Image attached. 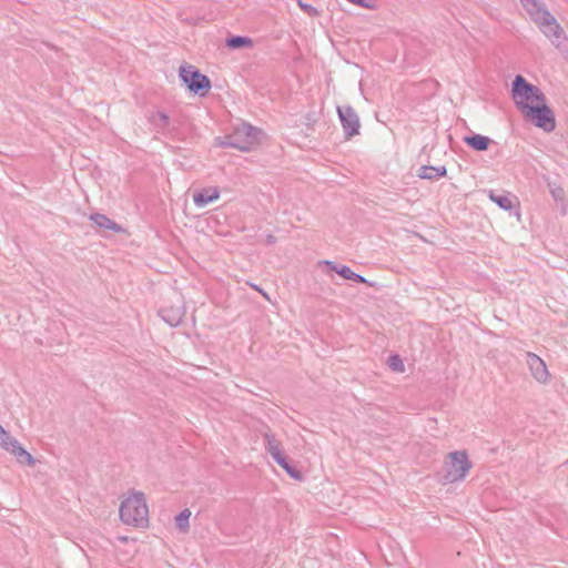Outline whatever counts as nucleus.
Instances as JSON below:
<instances>
[{
  "label": "nucleus",
  "instance_id": "f257e3e1",
  "mask_svg": "<svg viewBox=\"0 0 568 568\" xmlns=\"http://www.w3.org/2000/svg\"><path fill=\"white\" fill-rule=\"evenodd\" d=\"M529 19L538 27L549 42L560 51L568 49V37L556 17L540 0H519Z\"/></svg>",
  "mask_w": 568,
  "mask_h": 568
},
{
  "label": "nucleus",
  "instance_id": "39448f33",
  "mask_svg": "<svg viewBox=\"0 0 568 568\" xmlns=\"http://www.w3.org/2000/svg\"><path fill=\"white\" fill-rule=\"evenodd\" d=\"M262 130L248 123H242L229 136V141L221 142L222 146L234 148L241 152H251L258 144Z\"/></svg>",
  "mask_w": 568,
  "mask_h": 568
},
{
  "label": "nucleus",
  "instance_id": "cd10ccee",
  "mask_svg": "<svg viewBox=\"0 0 568 568\" xmlns=\"http://www.w3.org/2000/svg\"><path fill=\"white\" fill-rule=\"evenodd\" d=\"M320 264L327 265L331 270L335 271L336 273H337V270L341 267V266H337V264L335 262L329 261V260L322 261V262H320Z\"/></svg>",
  "mask_w": 568,
  "mask_h": 568
},
{
  "label": "nucleus",
  "instance_id": "4468645a",
  "mask_svg": "<svg viewBox=\"0 0 568 568\" xmlns=\"http://www.w3.org/2000/svg\"><path fill=\"white\" fill-rule=\"evenodd\" d=\"M488 197L504 211H511L518 206L517 197L509 193L496 194L495 192L490 191Z\"/></svg>",
  "mask_w": 568,
  "mask_h": 568
},
{
  "label": "nucleus",
  "instance_id": "c756f323",
  "mask_svg": "<svg viewBox=\"0 0 568 568\" xmlns=\"http://www.w3.org/2000/svg\"><path fill=\"white\" fill-rule=\"evenodd\" d=\"M118 540H119L120 542H128V541H129V537H128V536H119V537H118Z\"/></svg>",
  "mask_w": 568,
  "mask_h": 568
},
{
  "label": "nucleus",
  "instance_id": "5701e85b",
  "mask_svg": "<svg viewBox=\"0 0 568 568\" xmlns=\"http://www.w3.org/2000/svg\"><path fill=\"white\" fill-rule=\"evenodd\" d=\"M298 7L308 16L311 17H317L320 16V11L312 4L305 3L302 0H297Z\"/></svg>",
  "mask_w": 568,
  "mask_h": 568
},
{
  "label": "nucleus",
  "instance_id": "dca6fc26",
  "mask_svg": "<svg viewBox=\"0 0 568 568\" xmlns=\"http://www.w3.org/2000/svg\"><path fill=\"white\" fill-rule=\"evenodd\" d=\"M464 142L475 151H486L491 142L488 136L481 134L467 135Z\"/></svg>",
  "mask_w": 568,
  "mask_h": 568
},
{
  "label": "nucleus",
  "instance_id": "412c9836",
  "mask_svg": "<svg viewBox=\"0 0 568 568\" xmlns=\"http://www.w3.org/2000/svg\"><path fill=\"white\" fill-rule=\"evenodd\" d=\"M388 366L392 371L396 373L405 372L404 362L398 354H393L388 357Z\"/></svg>",
  "mask_w": 568,
  "mask_h": 568
},
{
  "label": "nucleus",
  "instance_id": "393cba45",
  "mask_svg": "<svg viewBox=\"0 0 568 568\" xmlns=\"http://www.w3.org/2000/svg\"><path fill=\"white\" fill-rule=\"evenodd\" d=\"M551 195L556 201H561L564 199V189L560 186H555L551 189Z\"/></svg>",
  "mask_w": 568,
  "mask_h": 568
},
{
  "label": "nucleus",
  "instance_id": "0eeeda50",
  "mask_svg": "<svg viewBox=\"0 0 568 568\" xmlns=\"http://www.w3.org/2000/svg\"><path fill=\"white\" fill-rule=\"evenodd\" d=\"M179 77L190 92L199 97H205L211 89V81L207 75L200 72L192 64L184 63L179 69Z\"/></svg>",
  "mask_w": 568,
  "mask_h": 568
},
{
  "label": "nucleus",
  "instance_id": "a211bd4d",
  "mask_svg": "<svg viewBox=\"0 0 568 568\" xmlns=\"http://www.w3.org/2000/svg\"><path fill=\"white\" fill-rule=\"evenodd\" d=\"M337 274L341 275L343 278L345 280H351V281H354V282H357V283H363V284H366L368 286H374V283L368 281L366 277L353 272L348 266L346 265H342L338 270H337Z\"/></svg>",
  "mask_w": 568,
  "mask_h": 568
},
{
  "label": "nucleus",
  "instance_id": "6ab92c4d",
  "mask_svg": "<svg viewBox=\"0 0 568 568\" xmlns=\"http://www.w3.org/2000/svg\"><path fill=\"white\" fill-rule=\"evenodd\" d=\"M190 517L191 510L189 508H184L180 514H178L174 518L176 528L182 532H187L190 529Z\"/></svg>",
  "mask_w": 568,
  "mask_h": 568
},
{
  "label": "nucleus",
  "instance_id": "9b49d317",
  "mask_svg": "<svg viewBox=\"0 0 568 568\" xmlns=\"http://www.w3.org/2000/svg\"><path fill=\"white\" fill-rule=\"evenodd\" d=\"M526 364L531 377L539 384L545 385L550 381V373L546 363L537 354L528 352Z\"/></svg>",
  "mask_w": 568,
  "mask_h": 568
},
{
  "label": "nucleus",
  "instance_id": "a878e982",
  "mask_svg": "<svg viewBox=\"0 0 568 568\" xmlns=\"http://www.w3.org/2000/svg\"><path fill=\"white\" fill-rule=\"evenodd\" d=\"M11 435L0 425V447L2 448L4 444L9 440Z\"/></svg>",
  "mask_w": 568,
  "mask_h": 568
},
{
  "label": "nucleus",
  "instance_id": "f8f14e48",
  "mask_svg": "<svg viewBox=\"0 0 568 568\" xmlns=\"http://www.w3.org/2000/svg\"><path fill=\"white\" fill-rule=\"evenodd\" d=\"M2 449L10 453L20 464H24L30 467L36 465V459L33 456L27 452L13 436L9 438Z\"/></svg>",
  "mask_w": 568,
  "mask_h": 568
},
{
  "label": "nucleus",
  "instance_id": "c85d7f7f",
  "mask_svg": "<svg viewBox=\"0 0 568 568\" xmlns=\"http://www.w3.org/2000/svg\"><path fill=\"white\" fill-rule=\"evenodd\" d=\"M265 241L267 244H274L276 242V237L274 235L270 234L266 236Z\"/></svg>",
  "mask_w": 568,
  "mask_h": 568
},
{
  "label": "nucleus",
  "instance_id": "1a4fd4ad",
  "mask_svg": "<svg viewBox=\"0 0 568 568\" xmlns=\"http://www.w3.org/2000/svg\"><path fill=\"white\" fill-rule=\"evenodd\" d=\"M162 320L171 327L179 326L185 315V303L182 295L174 292L159 311Z\"/></svg>",
  "mask_w": 568,
  "mask_h": 568
},
{
  "label": "nucleus",
  "instance_id": "bb28decb",
  "mask_svg": "<svg viewBox=\"0 0 568 568\" xmlns=\"http://www.w3.org/2000/svg\"><path fill=\"white\" fill-rule=\"evenodd\" d=\"M253 290H255L256 292H258L260 294H262V296L267 300V301H271L270 298V295L262 288L260 287L258 285L254 284V283H251L248 282L247 283Z\"/></svg>",
  "mask_w": 568,
  "mask_h": 568
},
{
  "label": "nucleus",
  "instance_id": "f03ea898",
  "mask_svg": "<svg viewBox=\"0 0 568 568\" xmlns=\"http://www.w3.org/2000/svg\"><path fill=\"white\" fill-rule=\"evenodd\" d=\"M119 518L134 528H148L150 525L149 507L143 491L130 490L121 500Z\"/></svg>",
  "mask_w": 568,
  "mask_h": 568
},
{
  "label": "nucleus",
  "instance_id": "2eb2a0df",
  "mask_svg": "<svg viewBox=\"0 0 568 568\" xmlns=\"http://www.w3.org/2000/svg\"><path fill=\"white\" fill-rule=\"evenodd\" d=\"M90 220L99 227L103 230H109L114 233H124L125 230L113 220L109 219L106 215L101 213H93L90 215Z\"/></svg>",
  "mask_w": 568,
  "mask_h": 568
},
{
  "label": "nucleus",
  "instance_id": "7ed1b4c3",
  "mask_svg": "<svg viewBox=\"0 0 568 568\" xmlns=\"http://www.w3.org/2000/svg\"><path fill=\"white\" fill-rule=\"evenodd\" d=\"M511 98L521 114L546 100L540 88L529 83L520 74L516 75L511 83Z\"/></svg>",
  "mask_w": 568,
  "mask_h": 568
},
{
  "label": "nucleus",
  "instance_id": "6e6552de",
  "mask_svg": "<svg viewBox=\"0 0 568 568\" xmlns=\"http://www.w3.org/2000/svg\"><path fill=\"white\" fill-rule=\"evenodd\" d=\"M523 116L535 126L542 129L545 132H552L556 129L555 114L548 106L547 100L542 101L538 105L529 108Z\"/></svg>",
  "mask_w": 568,
  "mask_h": 568
},
{
  "label": "nucleus",
  "instance_id": "4be33fe9",
  "mask_svg": "<svg viewBox=\"0 0 568 568\" xmlns=\"http://www.w3.org/2000/svg\"><path fill=\"white\" fill-rule=\"evenodd\" d=\"M150 121L159 128L164 129L170 122V116L165 112L159 111L155 115L150 118Z\"/></svg>",
  "mask_w": 568,
  "mask_h": 568
},
{
  "label": "nucleus",
  "instance_id": "aec40b11",
  "mask_svg": "<svg viewBox=\"0 0 568 568\" xmlns=\"http://www.w3.org/2000/svg\"><path fill=\"white\" fill-rule=\"evenodd\" d=\"M226 44L232 49H239L243 47H251L253 44V41L248 37L235 36L229 38L226 40Z\"/></svg>",
  "mask_w": 568,
  "mask_h": 568
},
{
  "label": "nucleus",
  "instance_id": "20e7f679",
  "mask_svg": "<svg viewBox=\"0 0 568 568\" xmlns=\"http://www.w3.org/2000/svg\"><path fill=\"white\" fill-rule=\"evenodd\" d=\"M471 467L473 464L466 450L448 453L443 464L442 484L448 485L463 481Z\"/></svg>",
  "mask_w": 568,
  "mask_h": 568
},
{
  "label": "nucleus",
  "instance_id": "b1692460",
  "mask_svg": "<svg viewBox=\"0 0 568 568\" xmlns=\"http://www.w3.org/2000/svg\"><path fill=\"white\" fill-rule=\"evenodd\" d=\"M347 1L351 2L352 4L358 6L361 8H365V9H369V10L377 9V4L373 1H368V0H347Z\"/></svg>",
  "mask_w": 568,
  "mask_h": 568
},
{
  "label": "nucleus",
  "instance_id": "9d476101",
  "mask_svg": "<svg viewBox=\"0 0 568 568\" xmlns=\"http://www.w3.org/2000/svg\"><path fill=\"white\" fill-rule=\"evenodd\" d=\"M337 114L347 139L359 133V116L351 105L337 106Z\"/></svg>",
  "mask_w": 568,
  "mask_h": 568
},
{
  "label": "nucleus",
  "instance_id": "f3484780",
  "mask_svg": "<svg viewBox=\"0 0 568 568\" xmlns=\"http://www.w3.org/2000/svg\"><path fill=\"white\" fill-rule=\"evenodd\" d=\"M447 170L445 166H432V165H423L419 169L418 176L425 180H432L438 176H445Z\"/></svg>",
  "mask_w": 568,
  "mask_h": 568
},
{
  "label": "nucleus",
  "instance_id": "423d86ee",
  "mask_svg": "<svg viewBox=\"0 0 568 568\" xmlns=\"http://www.w3.org/2000/svg\"><path fill=\"white\" fill-rule=\"evenodd\" d=\"M263 440L265 450L267 452V454L271 455L274 462L278 464L288 474L291 478L298 481L303 480V475L301 474V471L288 464L286 456L283 452L281 440L270 428H267L263 433Z\"/></svg>",
  "mask_w": 568,
  "mask_h": 568
},
{
  "label": "nucleus",
  "instance_id": "ddd939ff",
  "mask_svg": "<svg viewBox=\"0 0 568 568\" xmlns=\"http://www.w3.org/2000/svg\"><path fill=\"white\" fill-rule=\"evenodd\" d=\"M220 190L216 186L204 187L193 193V202L197 207H204L209 203L220 199Z\"/></svg>",
  "mask_w": 568,
  "mask_h": 568
}]
</instances>
